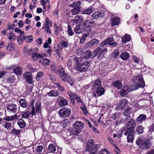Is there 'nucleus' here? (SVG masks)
I'll use <instances>...</instances> for the list:
<instances>
[{
  "label": "nucleus",
  "mask_w": 154,
  "mask_h": 154,
  "mask_svg": "<svg viewBox=\"0 0 154 154\" xmlns=\"http://www.w3.org/2000/svg\"><path fill=\"white\" fill-rule=\"evenodd\" d=\"M51 26V24L48 25V21H45L44 26L42 28V29H45V31L48 34L51 33V31L50 29V26Z\"/></svg>",
  "instance_id": "obj_25"
},
{
  "label": "nucleus",
  "mask_w": 154,
  "mask_h": 154,
  "mask_svg": "<svg viewBox=\"0 0 154 154\" xmlns=\"http://www.w3.org/2000/svg\"><path fill=\"white\" fill-rule=\"evenodd\" d=\"M57 101L58 105L61 107L66 106L68 103L67 100L61 96L58 97Z\"/></svg>",
  "instance_id": "obj_13"
},
{
  "label": "nucleus",
  "mask_w": 154,
  "mask_h": 154,
  "mask_svg": "<svg viewBox=\"0 0 154 154\" xmlns=\"http://www.w3.org/2000/svg\"><path fill=\"white\" fill-rule=\"evenodd\" d=\"M32 55L33 56L32 57V59L34 61H37L38 59H39L38 53H33Z\"/></svg>",
  "instance_id": "obj_59"
},
{
  "label": "nucleus",
  "mask_w": 154,
  "mask_h": 154,
  "mask_svg": "<svg viewBox=\"0 0 154 154\" xmlns=\"http://www.w3.org/2000/svg\"><path fill=\"white\" fill-rule=\"evenodd\" d=\"M136 125L135 121L132 119H131L127 124V128L124 134L127 136V139L128 143L133 141L135 134L134 128Z\"/></svg>",
  "instance_id": "obj_1"
},
{
  "label": "nucleus",
  "mask_w": 154,
  "mask_h": 154,
  "mask_svg": "<svg viewBox=\"0 0 154 154\" xmlns=\"http://www.w3.org/2000/svg\"><path fill=\"white\" fill-rule=\"evenodd\" d=\"M73 97H74L76 101L78 103H81V100L80 98L74 93L73 92Z\"/></svg>",
  "instance_id": "obj_60"
},
{
  "label": "nucleus",
  "mask_w": 154,
  "mask_h": 154,
  "mask_svg": "<svg viewBox=\"0 0 154 154\" xmlns=\"http://www.w3.org/2000/svg\"><path fill=\"white\" fill-rule=\"evenodd\" d=\"M8 38L10 40L16 39V35L14 33L11 32L8 35Z\"/></svg>",
  "instance_id": "obj_49"
},
{
  "label": "nucleus",
  "mask_w": 154,
  "mask_h": 154,
  "mask_svg": "<svg viewBox=\"0 0 154 154\" xmlns=\"http://www.w3.org/2000/svg\"><path fill=\"white\" fill-rule=\"evenodd\" d=\"M26 36H24L22 35H20L17 37V41L19 44H21L22 42L24 40L26 41Z\"/></svg>",
  "instance_id": "obj_39"
},
{
  "label": "nucleus",
  "mask_w": 154,
  "mask_h": 154,
  "mask_svg": "<svg viewBox=\"0 0 154 154\" xmlns=\"http://www.w3.org/2000/svg\"><path fill=\"white\" fill-rule=\"evenodd\" d=\"M114 39L113 37H111L109 38H108L105 40L106 45H109L111 46H116L117 45L116 42H113Z\"/></svg>",
  "instance_id": "obj_17"
},
{
  "label": "nucleus",
  "mask_w": 154,
  "mask_h": 154,
  "mask_svg": "<svg viewBox=\"0 0 154 154\" xmlns=\"http://www.w3.org/2000/svg\"><path fill=\"white\" fill-rule=\"evenodd\" d=\"M15 79L14 76H12L8 78L7 80V82L9 83H13L15 81Z\"/></svg>",
  "instance_id": "obj_62"
},
{
  "label": "nucleus",
  "mask_w": 154,
  "mask_h": 154,
  "mask_svg": "<svg viewBox=\"0 0 154 154\" xmlns=\"http://www.w3.org/2000/svg\"><path fill=\"white\" fill-rule=\"evenodd\" d=\"M81 3L80 2H77L74 3L73 4H70L69 5L70 7H72L74 8H78L80 9V6L81 5Z\"/></svg>",
  "instance_id": "obj_40"
},
{
  "label": "nucleus",
  "mask_w": 154,
  "mask_h": 154,
  "mask_svg": "<svg viewBox=\"0 0 154 154\" xmlns=\"http://www.w3.org/2000/svg\"><path fill=\"white\" fill-rule=\"evenodd\" d=\"M59 73L60 76V77L61 79L64 82H66L67 81V79L69 76L68 73L64 71L63 68L62 66H60L59 70Z\"/></svg>",
  "instance_id": "obj_9"
},
{
  "label": "nucleus",
  "mask_w": 154,
  "mask_h": 154,
  "mask_svg": "<svg viewBox=\"0 0 154 154\" xmlns=\"http://www.w3.org/2000/svg\"><path fill=\"white\" fill-rule=\"evenodd\" d=\"M23 53L26 55H30L31 54H32L33 52L32 51V49L29 48L28 46L26 45L24 46L23 50Z\"/></svg>",
  "instance_id": "obj_27"
},
{
  "label": "nucleus",
  "mask_w": 154,
  "mask_h": 154,
  "mask_svg": "<svg viewBox=\"0 0 154 154\" xmlns=\"http://www.w3.org/2000/svg\"><path fill=\"white\" fill-rule=\"evenodd\" d=\"M128 102L127 100L126 99H123L121 100L117 104L116 107L119 109L123 110L127 105Z\"/></svg>",
  "instance_id": "obj_12"
},
{
  "label": "nucleus",
  "mask_w": 154,
  "mask_h": 154,
  "mask_svg": "<svg viewBox=\"0 0 154 154\" xmlns=\"http://www.w3.org/2000/svg\"><path fill=\"white\" fill-rule=\"evenodd\" d=\"M144 128L141 125L137 126L136 128V131L138 134H140L143 132Z\"/></svg>",
  "instance_id": "obj_44"
},
{
  "label": "nucleus",
  "mask_w": 154,
  "mask_h": 154,
  "mask_svg": "<svg viewBox=\"0 0 154 154\" xmlns=\"http://www.w3.org/2000/svg\"><path fill=\"white\" fill-rule=\"evenodd\" d=\"M47 95L50 97H57L59 96V93L57 90H51L47 93Z\"/></svg>",
  "instance_id": "obj_22"
},
{
  "label": "nucleus",
  "mask_w": 154,
  "mask_h": 154,
  "mask_svg": "<svg viewBox=\"0 0 154 154\" xmlns=\"http://www.w3.org/2000/svg\"><path fill=\"white\" fill-rule=\"evenodd\" d=\"M54 86L58 90L61 91H64V88L63 86H61L59 83H54Z\"/></svg>",
  "instance_id": "obj_43"
},
{
  "label": "nucleus",
  "mask_w": 154,
  "mask_h": 154,
  "mask_svg": "<svg viewBox=\"0 0 154 154\" xmlns=\"http://www.w3.org/2000/svg\"><path fill=\"white\" fill-rule=\"evenodd\" d=\"M19 103L20 106L23 108H26L27 106V103L26 100L23 99H21Z\"/></svg>",
  "instance_id": "obj_41"
},
{
  "label": "nucleus",
  "mask_w": 154,
  "mask_h": 154,
  "mask_svg": "<svg viewBox=\"0 0 154 154\" xmlns=\"http://www.w3.org/2000/svg\"><path fill=\"white\" fill-rule=\"evenodd\" d=\"M23 76L25 79L26 82L28 83L29 84H33V78L31 72H26L23 74Z\"/></svg>",
  "instance_id": "obj_11"
},
{
  "label": "nucleus",
  "mask_w": 154,
  "mask_h": 154,
  "mask_svg": "<svg viewBox=\"0 0 154 154\" xmlns=\"http://www.w3.org/2000/svg\"><path fill=\"white\" fill-rule=\"evenodd\" d=\"M102 49L100 47H98L93 52V54L94 55V57H96L97 54L101 51Z\"/></svg>",
  "instance_id": "obj_55"
},
{
  "label": "nucleus",
  "mask_w": 154,
  "mask_h": 154,
  "mask_svg": "<svg viewBox=\"0 0 154 154\" xmlns=\"http://www.w3.org/2000/svg\"><path fill=\"white\" fill-rule=\"evenodd\" d=\"M120 18L117 17H114L111 20V25L112 26L118 25L120 23Z\"/></svg>",
  "instance_id": "obj_26"
},
{
  "label": "nucleus",
  "mask_w": 154,
  "mask_h": 154,
  "mask_svg": "<svg viewBox=\"0 0 154 154\" xmlns=\"http://www.w3.org/2000/svg\"><path fill=\"white\" fill-rule=\"evenodd\" d=\"M112 85L118 89H121L122 87L121 81L119 80L114 82L112 83Z\"/></svg>",
  "instance_id": "obj_23"
},
{
  "label": "nucleus",
  "mask_w": 154,
  "mask_h": 154,
  "mask_svg": "<svg viewBox=\"0 0 154 154\" xmlns=\"http://www.w3.org/2000/svg\"><path fill=\"white\" fill-rule=\"evenodd\" d=\"M48 0H41V4L42 5L43 8L45 9L46 8L45 5L48 3V8L50 7V5L49 2H48Z\"/></svg>",
  "instance_id": "obj_48"
},
{
  "label": "nucleus",
  "mask_w": 154,
  "mask_h": 154,
  "mask_svg": "<svg viewBox=\"0 0 154 154\" xmlns=\"http://www.w3.org/2000/svg\"><path fill=\"white\" fill-rule=\"evenodd\" d=\"M104 53H103V52H100L97 57V59L99 60H101L104 57Z\"/></svg>",
  "instance_id": "obj_64"
},
{
  "label": "nucleus",
  "mask_w": 154,
  "mask_h": 154,
  "mask_svg": "<svg viewBox=\"0 0 154 154\" xmlns=\"http://www.w3.org/2000/svg\"><path fill=\"white\" fill-rule=\"evenodd\" d=\"M58 113L60 117L65 118L70 115L71 110L70 109H67L65 107H63L59 110Z\"/></svg>",
  "instance_id": "obj_8"
},
{
  "label": "nucleus",
  "mask_w": 154,
  "mask_h": 154,
  "mask_svg": "<svg viewBox=\"0 0 154 154\" xmlns=\"http://www.w3.org/2000/svg\"><path fill=\"white\" fill-rule=\"evenodd\" d=\"M103 15L102 12L97 11L94 13L91 16L93 19H97L98 18L102 17H103Z\"/></svg>",
  "instance_id": "obj_24"
},
{
  "label": "nucleus",
  "mask_w": 154,
  "mask_h": 154,
  "mask_svg": "<svg viewBox=\"0 0 154 154\" xmlns=\"http://www.w3.org/2000/svg\"><path fill=\"white\" fill-rule=\"evenodd\" d=\"M30 115V112L28 111H27L26 112H23L21 116L23 118L28 119L29 118Z\"/></svg>",
  "instance_id": "obj_50"
},
{
  "label": "nucleus",
  "mask_w": 154,
  "mask_h": 154,
  "mask_svg": "<svg viewBox=\"0 0 154 154\" xmlns=\"http://www.w3.org/2000/svg\"><path fill=\"white\" fill-rule=\"evenodd\" d=\"M67 28V32L69 35L70 36L74 34V32L70 25H68Z\"/></svg>",
  "instance_id": "obj_56"
},
{
  "label": "nucleus",
  "mask_w": 154,
  "mask_h": 154,
  "mask_svg": "<svg viewBox=\"0 0 154 154\" xmlns=\"http://www.w3.org/2000/svg\"><path fill=\"white\" fill-rule=\"evenodd\" d=\"M17 123L19 127L21 128L24 127L26 125L25 122L21 119H19L17 121Z\"/></svg>",
  "instance_id": "obj_34"
},
{
  "label": "nucleus",
  "mask_w": 154,
  "mask_h": 154,
  "mask_svg": "<svg viewBox=\"0 0 154 154\" xmlns=\"http://www.w3.org/2000/svg\"><path fill=\"white\" fill-rule=\"evenodd\" d=\"M39 62L41 63L44 65L47 66L49 64L50 60L48 59H46L45 58H42L40 59Z\"/></svg>",
  "instance_id": "obj_31"
},
{
  "label": "nucleus",
  "mask_w": 154,
  "mask_h": 154,
  "mask_svg": "<svg viewBox=\"0 0 154 154\" xmlns=\"http://www.w3.org/2000/svg\"><path fill=\"white\" fill-rule=\"evenodd\" d=\"M48 150L52 152H54L56 151V148L55 145L53 144H50L48 146Z\"/></svg>",
  "instance_id": "obj_46"
},
{
  "label": "nucleus",
  "mask_w": 154,
  "mask_h": 154,
  "mask_svg": "<svg viewBox=\"0 0 154 154\" xmlns=\"http://www.w3.org/2000/svg\"><path fill=\"white\" fill-rule=\"evenodd\" d=\"M50 69L51 71L55 73L59 72V70L57 66L54 64H51L50 66Z\"/></svg>",
  "instance_id": "obj_36"
},
{
  "label": "nucleus",
  "mask_w": 154,
  "mask_h": 154,
  "mask_svg": "<svg viewBox=\"0 0 154 154\" xmlns=\"http://www.w3.org/2000/svg\"><path fill=\"white\" fill-rule=\"evenodd\" d=\"M146 115L143 114H141L138 117L137 119V120L138 122H141L146 119Z\"/></svg>",
  "instance_id": "obj_47"
},
{
  "label": "nucleus",
  "mask_w": 154,
  "mask_h": 154,
  "mask_svg": "<svg viewBox=\"0 0 154 154\" xmlns=\"http://www.w3.org/2000/svg\"><path fill=\"white\" fill-rule=\"evenodd\" d=\"M35 100H31L30 105L32 106V111L31 112V113L32 116L35 115L36 113H39L41 111V103L39 101H37L35 103L34 105Z\"/></svg>",
  "instance_id": "obj_5"
},
{
  "label": "nucleus",
  "mask_w": 154,
  "mask_h": 154,
  "mask_svg": "<svg viewBox=\"0 0 154 154\" xmlns=\"http://www.w3.org/2000/svg\"><path fill=\"white\" fill-rule=\"evenodd\" d=\"M129 54L128 53L124 52L121 54L120 57L122 59L126 60L129 58Z\"/></svg>",
  "instance_id": "obj_35"
},
{
  "label": "nucleus",
  "mask_w": 154,
  "mask_h": 154,
  "mask_svg": "<svg viewBox=\"0 0 154 154\" xmlns=\"http://www.w3.org/2000/svg\"><path fill=\"white\" fill-rule=\"evenodd\" d=\"M148 133L149 134H151L154 130V124H153L150 126L148 127Z\"/></svg>",
  "instance_id": "obj_57"
},
{
  "label": "nucleus",
  "mask_w": 154,
  "mask_h": 154,
  "mask_svg": "<svg viewBox=\"0 0 154 154\" xmlns=\"http://www.w3.org/2000/svg\"><path fill=\"white\" fill-rule=\"evenodd\" d=\"M13 71L15 74L20 75L22 74V70L20 67H17L13 70Z\"/></svg>",
  "instance_id": "obj_38"
},
{
  "label": "nucleus",
  "mask_w": 154,
  "mask_h": 154,
  "mask_svg": "<svg viewBox=\"0 0 154 154\" xmlns=\"http://www.w3.org/2000/svg\"><path fill=\"white\" fill-rule=\"evenodd\" d=\"M21 130H17L14 128L11 131V134L14 135H19L20 132Z\"/></svg>",
  "instance_id": "obj_53"
},
{
  "label": "nucleus",
  "mask_w": 154,
  "mask_h": 154,
  "mask_svg": "<svg viewBox=\"0 0 154 154\" xmlns=\"http://www.w3.org/2000/svg\"><path fill=\"white\" fill-rule=\"evenodd\" d=\"M68 82V83L71 86H73L74 83V80L72 77L69 76L67 79L66 82Z\"/></svg>",
  "instance_id": "obj_51"
},
{
  "label": "nucleus",
  "mask_w": 154,
  "mask_h": 154,
  "mask_svg": "<svg viewBox=\"0 0 154 154\" xmlns=\"http://www.w3.org/2000/svg\"><path fill=\"white\" fill-rule=\"evenodd\" d=\"M131 112V109L129 107L127 108L123 112V114L125 116H126L127 118H129L130 117L129 114H130Z\"/></svg>",
  "instance_id": "obj_37"
},
{
  "label": "nucleus",
  "mask_w": 154,
  "mask_h": 154,
  "mask_svg": "<svg viewBox=\"0 0 154 154\" xmlns=\"http://www.w3.org/2000/svg\"><path fill=\"white\" fill-rule=\"evenodd\" d=\"M90 66V63L86 61L82 63H79V61L77 60L76 66H75V69L77 71L81 72H84L86 71Z\"/></svg>",
  "instance_id": "obj_3"
},
{
  "label": "nucleus",
  "mask_w": 154,
  "mask_h": 154,
  "mask_svg": "<svg viewBox=\"0 0 154 154\" xmlns=\"http://www.w3.org/2000/svg\"><path fill=\"white\" fill-rule=\"evenodd\" d=\"M93 91H95L96 94H95L94 96L99 97L102 95L104 93V88L102 87H100L96 88Z\"/></svg>",
  "instance_id": "obj_15"
},
{
  "label": "nucleus",
  "mask_w": 154,
  "mask_h": 154,
  "mask_svg": "<svg viewBox=\"0 0 154 154\" xmlns=\"http://www.w3.org/2000/svg\"><path fill=\"white\" fill-rule=\"evenodd\" d=\"M80 131L77 128H74L71 130L70 132L71 134L75 135H78L80 133Z\"/></svg>",
  "instance_id": "obj_45"
},
{
  "label": "nucleus",
  "mask_w": 154,
  "mask_h": 154,
  "mask_svg": "<svg viewBox=\"0 0 154 154\" xmlns=\"http://www.w3.org/2000/svg\"><path fill=\"white\" fill-rule=\"evenodd\" d=\"M67 92L68 96H69L70 98L71 103L73 104H75V101H74V99H75L74 98V97H73V92L71 91H67Z\"/></svg>",
  "instance_id": "obj_42"
},
{
  "label": "nucleus",
  "mask_w": 154,
  "mask_h": 154,
  "mask_svg": "<svg viewBox=\"0 0 154 154\" xmlns=\"http://www.w3.org/2000/svg\"><path fill=\"white\" fill-rule=\"evenodd\" d=\"M152 137L150 139H145L143 136H139L137 138L136 144L143 149H148L152 145Z\"/></svg>",
  "instance_id": "obj_2"
},
{
  "label": "nucleus",
  "mask_w": 154,
  "mask_h": 154,
  "mask_svg": "<svg viewBox=\"0 0 154 154\" xmlns=\"http://www.w3.org/2000/svg\"><path fill=\"white\" fill-rule=\"evenodd\" d=\"M135 90L136 88L133 85L124 86L120 91V95L123 97H125L130 92Z\"/></svg>",
  "instance_id": "obj_7"
},
{
  "label": "nucleus",
  "mask_w": 154,
  "mask_h": 154,
  "mask_svg": "<svg viewBox=\"0 0 154 154\" xmlns=\"http://www.w3.org/2000/svg\"><path fill=\"white\" fill-rule=\"evenodd\" d=\"M94 10V8L92 6H90L87 8L85 9L82 11V13L84 14H89L92 13Z\"/></svg>",
  "instance_id": "obj_29"
},
{
  "label": "nucleus",
  "mask_w": 154,
  "mask_h": 154,
  "mask_svg": "<svg viewBox=\"0 0 154 154\" xmlns=\"http://www.w3.org/2000/svg\"><path fill=\"white\" fill-rule=\"evenodd\" d=\"M84 127V124L82 122L79 121H76L74 124V128H75L81 131V129Z\"/></svg>",
  "instance_id": "obj_18"
},
{
  "label": "nucleus",
  "mask_w": 154,
  "mask_h": 154,
  "mask_svg": "<svg viewBox=\"0 0 154 154\" xmlns=\"http://www.w3.org/2000/svg\"><path fill=\"white\" fill-rule=\"evenodd\" d=\"M84 20L83 17L81 15L77 16L74 20V22L75 23H78L82 22Z\"/></svg>",
  "instance_id": "obj_32"
},
{
  "label": "nucleus",
  "mask_w": 154,
  "mask_h": 154,
  "mask_svg": "<svg viewBox=\"0 0 154 154\" xmlns=\"http://www.w3.org/2000/svg\"><path fill=\"white\" fill-rule=\"evenodd\" d=\"M43 74L42 72H38L37 75L35 79L37 81H39L42 77Z\"/></svg>",
  "instance_id": "obj_58"
},
{
  "label": "nucleus",
  "mask_w": 154,
  "mask_h": 154,
  "mask_svg": "<svg viewBox=\"0 0 154 154\" xmlns=\"http://www.w3.org/2000/svg\"><path fill=\"white\" fill-rule=\"evenodd\" d=\"M91 55V52L90 50H87L83 53L82 57L87 59L89 58Z\"/></svg>",
  "instance_id": "obj_33"
},
{
  "label": "nucleus",
  "mask_w": 154,
  "mask_h": 154,
  "mask_svg": "<svg viewBox=\"0 0 154 154\" xmlns=\"http://www.w3.org/2000/svg\"><path fill=\"white\" fill-rule=\"evenodd\" d=\"M83 25L85 27H90L95 26L96 23L92 20L91 19L85 21L83 23Z\"/></svg>",
  "instance_id": "obj_16"
},
{
  "label": "nucleus",
  "mask_w": 154,
  "mask_h": 154,
  "mask_svg": "<svg viewBox=\"0 0 154 154\" xmlns=\"http://www.w3.org/2000/svg\"><path fill=\"white\" fill-rule=\"evenodd\" d=\"M111 54L112 57L116 58L119 55V52L118 50L116 49L113 52H112Z\"/></svg>",
  "instance_id": "obj_52"
},
{
  "label": "nucleus",
  "mask_w": 154,
  "mask_h": 154,
  "mask_svg": "<svg viewBox=\"0 0 154 154\" xmlns=\"http://www.w3.org/2000/svg\"><path fill=\"white\" fill-rule=\"evenodd\" d=\"M94 141L92 139L88 140L87 144V148L86 151H89L93 150L96 152L98 150V149L100 147V145L99 144H94Z\"/></svg>",
  "instance_id": "obj_6"
},
{
  "label": "nucleus",
  "mask_w": 154,
  "mask_h": 154,
  "mask_svg": "<svg viewBox=\"0 0 154 154\" xmlns=\"http://www.w3.org/2000/svg\"><path fill=\"white\" fill-rule=\"evenodd\" d=\"M99 42V41L97 39H93L87 44L86 46L88 48H91L96 45Z\"/></svg>",
  "instance_id": "obj_19"
},
{
  "label": "nucleus",
  "mask_w": 154,
  "mask_h": 154,
  "mask_svg": "<svg viewBox=\"0 0 154 154\" xmlns=\"http://www.w3.org/2000/svg\"><path fill=\"white\" fill-rule=\"evenodd\" d=\"M4 127L7 130H8L11 127V124L9 122H7L5 124Z\"/></svg>",
  "instance_id": "obj_63"
},
{
  "label": "nucleus",
  "mask_w": 154,
  "mask_h": 154,
  "mask_svg": "<svg viewBox=\"0 0 154 154\" xmlns=\"http://www.w3.org/2000/svg\"><path fill=\"white\" fill-rule=\"evenodd\" d=\"M20 116H18L17 113L15 114L14 115L12 116H7L5 117L3 119L8 121H13L14 120L17 119Z\"/></svg>",
  "instance_id": "obj_21"
},
{
  "label": "nucleus",
  "mask_w": 154,
  "mask_h": 154,
  "mask_svg": "<svg viewBox=\"0 0 154 154\" xmlns=\"http://www.w3.org/2000/svg\"><path fill=\"white\" fill-rule=\"evenodd\" d=\"M131 37L130 35L126 34L123 36L122 37V42L125 43L131 40Z\"/></svg>",
  "instance_id": "obj_28"
},
{
  "label": "nucleus",
  "mask_w": 154,
  "mask_h": 154,
  "mask_svg": "<svg viewBox=\"0 0 154 154\" xmlns=\"http://www.w3.org/2000/svg\"><path fill=\"white\" fill-rule=\"evenodd\" d=\"M80 11V9L78 8H74L70 11L66 12V15L69 17H71L73 15H76L78 14Z\"/></svg>",
  "instance_id": "obj_14"
},
{
  "label": "nucleus",
  "mask_w": 154,
  "mask_h": 154,
  "mask_svg": "<svg viewBox=\"0 0 154 154\" xmlns=\"http://www.w3.org/2000/svg\"><path fill=\"white\" fill-rule=\"evenodd\" d=\"M133 79L134 82L133 85L136 90L139 87H143L145 86V83L142 75L139 74L138 76H135L133 77Z\"/></svg>",
  "instance_id": "obj_4"
},
{
  "label": "nucleus",
  "mask_w": 154,
  "mask_h": 154,
  "mask_svg": "<svg viewBox=\"0 0 154 154\" xmlns=\"http://www.w3.org/2000/svg\"><path fill=\"white\" fill-rule=\"evenodd\" d=\"M84 30H85L82 28H81L79 26H75L74 29V31L77 34L82 33Z\"/></svg>",
  "instance_id": "obj_30"
},
{
  "label": "nucleus",
  "mask_w": 154,
  "mask_h": 154,
  "mask_svg": "<svg viewBox=\"0 0 154 154\" xmlns=\"http://www.w3.org/2000/svg\"><path fill=\"white\" fill-rule=\"evenodd\" d=\"M101 80L99 79H97L94 82V83L92 86V90H94L96 88L102 87Z\"/></svg>",
  "instance_id": "obj_20"
},
{
  "label": "nucleus",
  "mask_w": 154,
  "mask_h": 154,
  "mask_svg": "<svg viewBox=\"0 0 154 154\" xmlns=\"http://www.w3.org/2000/svg\"><path fill=\"white\" fill-rule=\"evenodd\" d=\"M60 44L64 48H66L68 47V43L65 41L62 40L60 42Z\"/></svg>",
  "instance_id": "obj_61"
},
{
  "label": "nucleus",
  "mask_w": 154,
  "mask_h": 154,
  "mask_svg": "<svg viewBox=\"0 0 154 154\" xmlns=\"http://www.w3.org/2000/svg\"><path fill=\"white\" fill-rule=\"evenodd\" d=\"M14 44L12 43H11L8 45V46H7V49L9 51H11L14 49Z\"/></svg>",
  "instance_id": "obj_54"
},
{
  "label": "nucleus",
  "mask_w": 154,
  "mask_h": 154,
  "mask_svg": "<svg viewBox=\"0 0 154 154\" xmlns=\"http://www.w3.org/2000/svg\"><path fill=\"white\" fill-rule=\"evenodd\" d=\"M17 105L14 103L9 104L7 106V110L9 112L15 113L17 111Z\"/></svg>",
  "instance_id": "obj_10"
}]
</instances>
